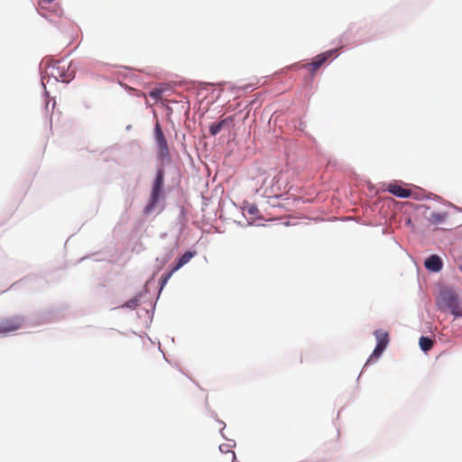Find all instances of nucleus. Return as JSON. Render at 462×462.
Here are the masks:
<instances>
[{
  "mask_svg": "<svg viewBox=\"0 0 462 462\" xmlns=\"http://www.w3.org/2000/svg\"><path fill=\"white\" fill-rule=\"evenodd\" d=\"M438 304L440 309L450 310L455 317H462V308L460 307L457 294L453 291H442Z\"/></svg>",
  "mask_w": 462,
  "mask_h": 462,
  "instance_id": "obj_1",
  "label": "nucleus"
},
{
  "mask_svg": "<svg viewBox=\"0 0 462 462\" xmlns=\"http://www.w3.org/2000/svg\"><path fill=\"white\" fill-rule=\"evenodd\" d=\"M164 183V171L162 169L158 170L154 182L152 184L151 196L148 204L144 208L145 214H150L157 206L160 199L162 195V188Z\"/></svg>",
  "mask_w": 462,
  "mask_h": 462,
  "instance_id": "obj_2",
  "label": "nucleus"
},
{
  "mask_svg": "<svg viewBox=\"0 0 462 462\" xmlns=\"http://www.w3.org/2000/svg\"><path fill=\"white\" fill-rule=\"evenodd\" d=\"M374 335L377 340V345L370 356L368 362L373 358H378L383 352L386 349L389 344V333L383 329H377L374 332Z\"/></svg>",
  "mask_w": 462,
  "mask_h": 462,
  "instance_id": "obj_3",
  "label": "nucleus"
},
{
  "mask_svg": "<svg viewBox=\"0 0 462 462\" xmlns=\"http://www.w3.org/2000/svg\"><path fill=\"white\" fill-rule=\"evenodd\" d=\"M50 74L57 80L69 82L72 79L71 73L68 72L67 67L61 61H55L50 67Z\"/></svg>",
  "mask_w": 462,
  "mask_h": 462,
  "instance_id": "obj_4",
  "label": "nucleus"
},
{
  "mask_svg": "<svg viewBox=\"0 0 462 462\" xmlns=\"http://www.w3.org/2000/svg\"><path fill=\"white\" fill-rule=\"evenodd\" d=\"M23 319L19 316L5 318L0 320V334L15 331L23 327Z\"/></svg>",
  "mask_w": 462,
  "mask_h": 462,
  "instance_id": "obj_5",
  "label": "nucleus"
},
{
  "mask_svg": "<svg viewBox=\"0 0 462 462\" xmlns=\"http://www.w3.org/2000/svg\"><path fill=\"white\" fill-rule=\"evenodd\" d=\"M337 50H330L315 57L313 61L307 63L305 67L311 73H315L329 58H331Z\"/></svg>",
  "mask_w": 462,
  "mask_h": 462,
  "instance_id": "obj_6",
  "label": "nucleus"
},
{
  "mask_svg": "<svg viewBox=\"0 0 462 462\" xmlns=\"http://www.w3.org/2000/svg\"><path fill=\"white\" fill-rule=\"evenodd\" d=\"M155 140L159 148V153L162 157H166L169 155V149L167 144V140L162 133L161 125L159 122L156 123L154 128Z\"/></svg>",
  "mask_w": 462,
  "mask_h": 462,
  "instance_id": "obj_7",
  "label": "nucleus"
},
{
  "mask_svg": "<svg viewBox=\"0 0 462 462\" xmlns=\"http://www.w3.org/2000/svg\"><path fill=\"white\" fill-rule=\"evenodd\" d=\"M233 123L234 116H232L223 118L220 122L209 126V133L211 135H217L222 129L233 126Z\"/></svg>",
  "mask_w": 462,
  "mask_h": 462,
  "instance_id": "obj_8",
  "label": "nucleus"
},
{
  "mask_svg": "<svg viewBox=\"0 0 462 462\" xmlns=\"http://www.w3.org/2000/svg\"><path fill=\"white\" fill-rule=\"evenodd\" d=\"M386 189L398 198H409L411 195V189L402 188L397 183H390Z\"/></svg>",
  "mask_w": 462,
  "mask_h": 462,
  "instance_id": "obj_9",
  "label": "nucleus"
},
{
  "mask_svg": "<svg viewBox=\"0 0 462 462\" xmlns=\"http://www.w3.org/2000/svg\"><path fill=\"white\" fill-rule=\"evenodd\" d=\"M424 264L429 271L434 273L439 272L443 266L440 257L436 254H432L429 258H427Z\"/></svg>",
  "mask_w": 462,
  "mask_h": 462,
  "instance_id": "obj_10",
  "label": "nucleus"
},
{
  "mask_svg": "<svg viewBox=\"0 0 462 462\" xmlns=\"http://www.w3.org/2000/svg\"><path fill=\"white\" fill-rule=\"evenodd\" d=\"M448 217V213L444 211H432L427 217L428 221L432 225L443 223Z\"/></svg>",
  "mask_w": 462,
  "mask_h": 462,
  "instance_id": "obj_11",
  "label": "nucleus"
},
{
  "mask_svg": "<svg viewBox=\"0 0 462 462\" xmlns=\"http://www.w3.org/2000/svg\"><path fill=\"white\" fill-rule=\"evenodd\" d=\"M195 252L188 251L186 252L178 261L177 264L172 268V272H177L179 269H180L183 265L188 263L191 258L194 257Z\"/></svg>",
  "mask_w": 462,
  "mask_h": 462,
  "instance_id": "obj_12",
  "label": "nucleus"
},
{
  "mask_svg": "<svg viewBox=\"0 0 462 462\" xmlns=\"http://www.w3.org/2000/svg\"><path fill=\"white\" fill-rule=\"evenodd\" d=\"M419 344H420V348L423 351L427 352L432 348L434 342L430 337H421L419 340Z\"/></svg>",
  "mask_w": 462,
  "mask_h": 462,
  "instance_id": "obj_13",
  "label": "nucleus"
},
{
  "mask_svg": "<svg viewBox=\"0 0 462 462\" xmlns=\"http://www.w3.org/2000/svg\"><path fill=\"white\" fill-rule=\"evenodd\" d=\"M219 450L226 455V460L233 462L236 459V454L234 451L229 449L228 444H221L219 446Z\"/></svg>",
  "mask_w": 462,
  "mask_h": 462,
  "instance_id": "obj_14",
  "label": "nucleus"
},
{
  "mask_svg": "<svg viewBox=\"0 0 462 462\" xmlns=\"http://www.w3.org/2000/svg\"><path fill=\"white\" fill-rule=\"evenodd\" d=\"M139 298L134 297L131 300H127L122 307L128 308V309H135L139 305Z\"/></svg>",
  "mask_w": 462,
  "mask_h": 462,
  "instance_id": "obj_15",
  "label": "nucleus"
},
{
  "mask_svg": "<svg viewBox=\"0 0 462 462\" xmlns=\"http://www.w3.org/2000/svg\"><path fill=\"white\" fill-rule=\"evenodd\" d=\"M149 96L151 97H152L153 99L155 100H158L162 97V89L161 88H154L152 89L150 93H149Z\"/></svg>",
  "mask_w": 462,
  "mask_h": 462,
  "instance_id": "obj_16",
  "label": "nucleus"
},
{
  "mask_svg": "<svg viewBox=\"0 0 462 462\" xmlns=\"http://www.w3.org/2000/svg\"><path fill=\"white\" fill-rule=\"evenodd\" d=\"M175 272H172V269L168 273H164L162 278H161V281H162V287L164 286L167 282L170 280V278L172 276V274L174 273Z\"/></svg>",
  "mask_w": 462,
  "mask_h": 462,
  "instance_id": "obj_17",
  "label": "nucleus"
},
{
  "mask_svg": "<svg viewBox=\"0 0 462 462\" xmlns=\"http://www.w3.org/2000/svg\"><path fill=\"white\" fill-rule=\"evenodd\" d=\"M42 1L45 2V3L50 4V3H52L54 0H42Z\"/></svg>",
  "mask_w": 462,
  "mask_h": 462,
  "instance_id": "obj_18",
  "label": "nucleus"
},
{
  "mask_svg": "<svg viewBox=\"0 0 462 462\" xmlns=\"http://www.w3.org/2000/svg\"><path fill=\"white\" fill-rule=\"evenodd\" d=\"M249 212L253 214V213L254 212V208H251L249 209Z\"/></svg>",
  "mask_w": 462,
  "mask_h": 462,
  "instance_id": "obj_19",
  "label": "nucleus"
},
{
  "mask_svg": "<svg viewBox=\"0 0 462 462\" xmlns=\"http://www.w3.org/2000/svg\"><path fill=\"white\" fill-rule=\"evenodd\" d=\"M459 269L462 271V263L460 264Z\"/></svg>",
  "mask_w": 462,
  "mask_h": 462,
  "instance_id": "obj_20",
  "label": "nucleus"
}]
</instances>
